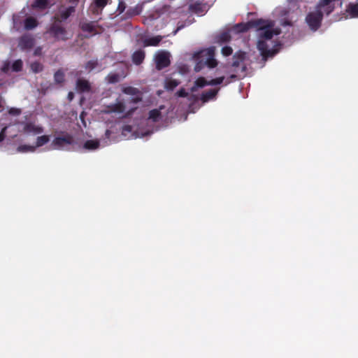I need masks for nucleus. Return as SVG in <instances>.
<instances>
[{"label": "nucleus", "instance_id": "f257e3e1", "mask_svg": "<svg viewBox=\"0 0 358 358\" xmlns=\"http://www.w3.org/2000/svg\"><path fill=\"white\" fill-rule=\"evenodd\" d=\"M215 48L211 47L202 50L194 54V57L197 60L194 70L198 72L206 66L210 69L215 68L217 65V62L215 59Z\"/></svg>", "mask_w": 358, "mask_h": 358}, {"label": "nucleus", "instance_id": "f03ea898", "mask_svg": "<svg viewBox=\"0 0 358 358\" xmlns=\"http://www.w3.org/2000/svg\"><path fill=\"white\" fill-rule=\"evenodd\" d=\"M257 21H261L259 25L255 26V29H257L258 32L259 39L271 40L274 35L280 34V30L278 28H274V21L262 18L257 19Z\"/></svg>", "mask_w": 358, "mask_h": 358}, {"label": "nucleus", "instance_id": "7ed1b4c3", "mask_svg": "<svg viewBox=\"0 0 358 358\" xmlns=\"http://www.w3.org/2000/svg\"><path fill=\"white\" fill-rule=\"evenodd\" d=\"M44 36L52 38L54 41H66L71 38L67 29L61 23L55 20L50 24Z\"/></svg>", "mask_w": 358, "mask_h": 358}, {"label": "nucleus", "instance_id": "20e7f679", "mask_svg": "<svg viewBox=\"0 0 358 358\" xmlns=\"http://www.w3.org/2000/svg\"><path fill=\"white\" fill-rule=\"evenodd\" d=\"M322 9L324 10V8H318L317 5L315 10L308 13L306 17V23L313 31H317L321 26L323 19V12Z\"/></svg>", "mask_w": 358, "mask_h": 358}, {"label": "nucleus", "instance_id": "39448f33", "mask_svg": "<svg viewBox=\"0 0 358 358\" xmlns=\"http://www.w3.org/2000/svg\"><path fill=\"white\" fill-rule=\"evenodd\" d=\"M170 54L166 51L159 52L155 55L156 69L159 71L168 67L170 65Z\"/></svg>", "mask_w": 358, "mask_h": 358}, {"label": "nucleus", "instance_id": "423d86ee", "mask_svg": "<svg viewBox=\"0 0 358 358\" xmlns=\"http://www.w3.org/2000/svg\"><path fill=\"white\" fill-rule=\"evenodd\" d=\"M73 136L69 134H66L64 136L55 137L52 142V146L54 149L59 150L65 145L73 144Z\"/></svg>", "mask_w": 358, "mask_h": 358}, {"label": "nucleus", "instance_id": "0eeeda50", "mask_svg": "<svg viewBox=\"0 0 358 358\" xmlns=\"http://www.w3.org/2000/svg\"><path fill=\"white\" fill-rule=\"evenodd\" d=\"M75 6H69L64 9L61 7L59 9L58 13L55 14L53 20L56 22L62 23L67 20L73 13H75Z\"/></svg>", "mask_w": 358, "mask_h": 358}, {"label": "nucleus", "instance_id": "6e6552de", "mask_svg": "<svg viewBox=\"0 0 358 358\" xmlns=\"http://www.w3.org/2000/svg\"><path fill=\"white\" fill-rule=\"evenodd\" d=\"M261 21H257V20H250L246 23H238L236 24L233 29L236 33H244L248 31L251 28H255V26L260 24Z\"/></svg>", "mask_w": 358, "mask_h": 358}, {"label": "nucleus", "instance_id": "1a4fd4ad", "mask_svg": "<svg viewBox=\"0 0 358 358\" xmlns=\"http://www.w3.org/2000/svg\"><path fill=\"white\" fill-rule=\"evenodd\" d=\"M246 54L245 52L238 51L236 52L233 56L232 66L238 68L241 66L242 71H246V66L243 64L245 59Z\"/></svg>", "mask_w": 358, "mask_h": 358}, {"label": "nucleus", "instance_id": "9d476101", "mask_svg": "<svg viewBox=\"0 0 358 358\" xmlns=\"http://www.w3.org/2000/svg\"><path fill=\"white\" fill-rule=\"evenodd\" d=\"M257 46L264 60L274 54V52L268 48L265 40L259 39Z\"/></svg>", "mask_w": 358, "mask_h": 358}, {"label": "nucleus", "instance_id": "9b49d317", "mask_svg": "<svg viewBox=\"0 0 358 358\" xmlns=\"http://www.w3.org/2000/svg\"><path fill=\"white\" fill-rule=\"evenodd\" d=\"M76 90L78 93H88L92 91V86L87 80L78 78L76 83Z\"/></svg>", "mask_w": 358, "mask_h": 358}, {"label": "nucleus", "instance_id": "f8f14e48", "mask_svg": "<svg viewBox=\"0 0 358 358\" xmlns=\"http://www.w3.org/2000/svg\"><path fill=\"white\" fill-rule=\"evenodd\" d=\"M98 21L85 22L80 23V28L84 32L96 34L99 32L96 31V27L101 28V26L96 25Z\"/></svg>", "mask_w": 358, "mask_h": 358}, {"label": "nucleus", "instance_id": "ddd939ff", "mask_svg": "<svg viewBox=\"0 0 358 358\" xmlns=\"http://www.w3.org/2000/svg\"><path fill=\"white\" fill-rule=\"evenodd\" d=\"M19 45L22 49H31L34 45V39L29 35H24L20 38Z\"/></svg>", "mask_w": 358, "mask_h": 358}, {"label": "nucleus", "instance_id": "4468645a", "mask_svg": "<svg viewBox=\"0 0 358 358\" xmlns=\"http://www.w3.org/2000/svg\"><path fill=\"white\" fill-rule=\"evenodd\" d=\"M23 24L24 29L26 31H30L36 29L38 26L39 22L36 17L29 16L24 20Z\"/></svg>", "mask_w": 358, "mask_h": 358}, {"label": "nucleus", "instance_id": "2eb2a0df", "mask_svg": "<svg viewBox=\"0 0 358 358\" xmlns=\"http://www.w3.org/2000/svg\"><path fill=\"white\" fill-rule=\"evenodd\" d=\"M23 131L25 133H33L34 134H39L43 132V128L41 126L36 125L33 122H27L24 124Z\"/></svg>", "mask_w": 358, "mask_h": 358}, {"label": "nucleus", "instance_id": "dca6fc26", "mask_svg": "<svg viewBox=\"0 0 358 358\" xmlns=\"http://www.w3.org/2000/svg\"><path fill=\"white\" fill-rule=\"evenodd\" d=\"M145 57V52L144 50L140 49L135 51L131 55L132 62L136 65L141 64Z\"/></svg>", "mask_w": 358, "mask_h": 358}, {"label": "nucleus", "instance_id": "f3484780", "mask_svg": "<svg viewBox=\"0 0 358 358\" xmlns=\"http://www.w3.org/2000/svg\"><path fill=\"white\" fill-rule=\"evenodd\" d=\"M219 89H210L208 91L203 92L201 95V100L202 102L206 103L211 99H213L217 94Z\"/></svg>", "mask_w": 358, "mask_h": 358}, {"label": "nucleus", "instance_id": "a211bd4d", "mask_svg": "<svg viewBox=\"0 0 358 358\" xmlns=\"http://www.w3.org/2000/svg\"><path fill=\"white\" fill-rule=\"evenodd\" d=\"M345 12L351 18H358V3H349Z\"/></svg>", "mask_w": 358, "mask_h": 358}, {"label": "nucleus", "instance_id": "6ab92c4d", "mask_svg": "<svg viewBox=\"0 0 358 358\" xmlns=\"http://www.w3.org/2000/svg\"><path fill=\"white\" fill-rule=\"evenodd\" d=\"M162 40V36H156L151 38H145L143 40V46H157Z\"/></svg>", "mask_w": 358, "mask_h": 358}, {"label": "nucleus", "instance_id": "aec40b11", "mask_svg": "<svg viewBox=\"0 0 358 358\" xmlns=\"http://www.w3.org/2000/svg\"><path fill=\"white\" fill-rule=\"evenodd\" d=\"M49 6V0H34L31 3L32 9L43 10Z\"/></svg>", "mask_w": 358, "mask_h": 358}, {"label": "nucleus", "instance_id": "412c9836", "mask_svg": "<svg viewBox=\"0 0 358 358\" xmlns=\"http://www.w3.org/2000/svg\"><path fill=\"white\" fill-rule=\"evenodd\" d=\"M208 81L206 80V79L204 77H199L198 78L194 83V85L191 87V92H196L199 88H202L205 87L206 85H209L208 84Z\"/></svg>", "mask_w": 358, "mask_h": 358}, {"label": "nucleus", "instance_id": "4be33fe9", "mask_svg": "<svg viewBox=\"0 0 358 358\" xmlns=\"http://www.w3.org/2000/svg\"><path fill=\"white\" fill-rule=\"evenodd\" d=\"M54 82L57 85H63L65 82V73L63 69H58L54 74Z\"/></svg>", "mask_w": 358, "mask_h": 358}, {"label": "nucleus", "instance_id": "5701e85b", "mask_svg": "<svg viewBox=\"0 0 358 358\" xmlns=\"http://www.w3.org/2000/svg\"><path fill=\"white\" fill-rule=\"evenodd\" d=\"M99 141L98 140H87L84 143V148L87 150H94L99 147Z\"/></svg>", "mask_w": 358, "mask_h": 358}, {"label": "nucleus", "instance_id": "b1692460", "mask_svg": "<svg viewBox=\"0 0 358 358\" xmlns=\"http://www.w3.org/2000/svg\"><path fill=\"white\" fill-rule=\"evenodd\" d=\"M180 82L176 79H166L165 82V88L167 90H173L178 85H179Z\"/></svg>", "mask_w": 358, "mask_h": 358}, {"label": "nucleus", "instance_id": "393cba45", "mask_svg": "<svg viewBox=\"0 0 358 358\" xmlns=\"http://www.w3.org/2000/svg\"><path fill=\"white\" fill-rule=\"evenodd\" d=\"M162 113L159 109H152L149 112L148 118L154 122H157L159 120Z\"/></svg>", "mask_w": 358, "mask_h": 358}, {"label": "nucleus", "instance_id": "a878e982", "mask_svg": "<svg viewBox=\"0 0 358 358\" xmlns=\"http://www.w3.org/2000/svg\"><path fill=\"white\" fill-rule=\"evenodd\" d=\"M50 141V137L48 135H43L41 136H38L36 141V145H34L36 148L41 147L46 143H48Z\"/></svg>", "mask_w": 358, "mask_h": 358}, {"label": "nucleus", "instance_id": "bb28decb", "mask_svg": "<svg viewBox=\"0 0 358 358\" xmlns=\"http://www.w3.org/2000/svg\"><path fill=\"white\" fill-rule=\"evenodd\" d=\"M36 150L34 145H21L17 148L18 152H34Z\"/></svg>", "mask_w": 358, "mask_h": 358}, {"label": "nucleus", "instance_id": "cd10ccee", "mask_svg": "<svg viewBox=\"0 0 358 358\" xmlns=\"http://www.w3.org/2000/svg\"><path fill=\"white\" fill-rule=\"evenodd\" d=\"M106 81L110 84H115L120 80V76L118 73H110L106 78Z\"/></svg>", "mask_w": 358, "mask_h": 358}, {"label": "nucleus", "instance_id": "c85d7f7f", "mask_svg": "<svg viewBox=\"0 0 358 358\" xmlns=\"http://www.w3.org/2000/svg\"><path fill=\"white\" fill-rule=\"evenodd\" d=\"M31 70L35 73H40L43 70V66L39 62H34L31 64Z\"/></svg>", "mask_w": 358, "mask_h": 358}, {"label": "nucleus", "instance_id": "c756f323", "mask_svg": "<svg viewBox=\"0 0 358 358\" xmlns=\"http://www.w3.org/2000/svg\"><path fill=\"white\" fill-rule=\"evenodd\" d=\"M189 10L196 13H201L203 12L202 5L198 2L190 4Z\"/></svg>", "mask_w": 358, "mask_h": 358}, {"label": "nucleus", "instance_id": "7c9ffc66", "mask_svg": "<svg viewBox=\"0 0 358 358\" xmlns=\"http://www.w3.org/2000/svg\"><path fill=\"white\" fill-rule=\"evenodd\" d=\"M22 66H23L22 61L21 59H17L12 64V70H13V71H15V72H19V71H22Z\"/></svg>", "mask_w": 358, "mask_h": 358}, {"label": "nucleus", "instance_id": "2f4dec72", "mask_svg": "<svg viewBox=\"0 0 358 358\" xmlns=\"http://www.w3.org/2000/svg\"><path fill=\"white\" fill-rule=\"evenodd\" d=\"M123 93L129 95H136L138 93V90L136 87L129 86L124 87L122 90Z\"/></svg>", "mask_w": 358, "mask_h": 358}, {"label": "nucleus", "instance_id": "473e14b6", "mask_svg": "<svg viewBox=\"0 0 358 358\" xmlns=\"http://www.w3.org/2000/svg\"><path fill=\"white\" fill-rule=\"evenodd\" d=\"M231 40V35L229 32L224 31L220 34L219 41L223 43L228 42Z\"/></svg>", "mask_w": 358, "mask_h": 358}, {"label": "nucleus", "instance_id": "72a5a7b5", "mask_svg": "<svg viewBox=\"0 0 358 358\" xmlns=\"http://www.w3.org/2000/svg\"><path fill=\"white\" fill-rule=\"evenodd\" d=\"M140 12V9L138 7H135L128 9L126 14L128 17H131L133 16L139 15Z\"/></svg>", "mask_w": 358, "mask_h": 358}, {"label": "nucleus", "instance_id": "f704fd0d", "mask_svg": "<svg viewBox=\"0 0 358 358\" xmlns=\"http://www.w3.org/2000/svg\"><path fill=\"white\" fill-rule=\"evenodd\" d=\"M90 10L93 15H99L102 13L103 8H98L93 3L90 7Z\"/></svg>", "mask_w": 358, "mask_h": 358}, {"label": "nucleus", "instance_id": "c9c22d12", "mask_svg": "<svg viewBox=\"0 0 358 358\" xmlns=\"http://www.w3.org/2000/svg\"><path fill=\"white\" fill-rule=\"evenodd\" d=\"M224 80V76L218 77V78H214V79H212V80H209L208 84L209 85H220L221 83H222Z\"/></svg>", "mask_w": 358, "mask_h": 358}, {"label": "nucleus", "instance_id": "e433bc0d", "mask_svg": "<svg viewBox=\"0 0 358 358\" xmlns=\"http://www.w3.org/2000/svg\"><path fill=\"white\" fill-rule=\"evenodd\" d=\"M113 110L117 113H123L125 110V106L123 103H117L114 105Z\"/></svg>", "mask_w": 358, "mask_h": 358}, {"label": "nucleus", "instance_id": "4c0bfd02", "mask_svg": "<svg viewBox=\"0 0 358 358\" xmlns=\"http://www.w3.org/2000/svg\"><path fill=\"white\" fill-rule=\"evenodd\" d=\"M108 0H94V4L98 8H103L107 5Z\"/></svg>", "mask_w": 358, "mask_h": 358}, {"label": "nucleus", "instance_id": "58836bf2", "mask_svg": "<svg viewBox=\"0 0 358 358\" xmlns=\"http://www.w3.org/2000/svg\"><path fill=\"white\" fill-rule=\"evenodd\" d=\"M232 52L233 50L230 46H224L222 48V53L224 56H229Z\"/></svg>", "mask_w": 358, "mask_h": 358}, {"label": "nucleus", "instance_id": "ea45409f", "mask_svg": "<svg viewBox=\"0 0 358 358\" xmlns=\"http://www.w3.org/2000/svg\"><path fill=\"white\" fill-rule=\"evenodd\" d=\"M97 65H98V63L96 61L90 60L87 62V64L85 65V68L91 71V70L95 69Z\"/></svg>", "mask_w": 358, "mask_h": 358}, {"label": "nucleus", "instance_id": "a19ab883", "mask_svg": "<svg viewBox=\"0 0 358 358\" xmlns=\"http://www.w3.org/2000/svg\"><path fill=\"white\" fill-rule=\"evenodd\" d=\"M125 3L123 1H120L117 8V12H118L119 14H121L125 10Z\"/></svg>", "mask_w": 358, "mask_h": 358}, {"label": "nucleus", "instance_id": "79ce46f5", "mask_svg": "<svg viewBox=\"0 0 358 358\" xmlns=\"http://www.w3.org/2000/svg\"><path fill=\"white\" fill-rule=\"evenodd\" d=\"M8 113L12 115H19L21 113V110L17 108H11L9 109Z\"/></svg>", "mask_w": 358, "mask_h": 358}, {"label": "nucleus", "instance_id": "37998d69", "mask_svg": "<svg viewBox=\"0 0 358 358\" xmlns=\"http://www.w3.org/2000/svg\"><path fill=\"white\" fill-rule=\"evenodd\" d=\"M176 94L179 97H187L188 96V92H187L184 88H181L177 92Z\"/></svg>", "mask_w": 358, "mask_h": 358}, {"label": "nucleus", "instance_id": "c03bdc74", "mask_svg": "<svg viewBox=\"0 0 358 358\" xmlns=\"http://www.w3.org/2000/svg\"><path fill=\"white\" fill-rule=\"evenodd\" d=\"M10 69V63L8 62H5L2 66L1 70L3 73H7Z\"/></svg>", "mask_w": 358, "mask_h": 358}, {"label": "nucleus", "instance_id": "a18cd8bd", "mask_svg": "<svg viewBox=\"0 0 358 358\" xmlns=\"http://www.w3.org/2000/svg\"><path fill=\"white\" fill-rule=\"evenodd\" d=\"M6 129H7L6 127H3L1 129V131L0 132V142H2L4 140L5 137H6Z\"/></svg>", "mask_w": 358, "mask_h": 358}, {"label": "nucleus", "instance_id": "49530a36", "mask_svg": "<svg viewBox=\"0 0 358 358\" xmlns=\"http://www.w3.org/2000/svg\"><path fill=\"white\" fill-rule=\"evenodd\" d=\"M41 48H37L34 50V55H36V56L39 55L41 54Z\"/></svg>", "mask_w": 358, "mask_h": 358}, {"label": "nucleus", "instance_id": "de8ad7c7", "mask_svg": "<svg viewBox=\"0 0 358 358\" xmlns=\"http://www.w3.org/2000/svg\"><path fill=\"white\" fill-rule=\"evenodd\" d=\"M2 100H3V99H2L1 96L0 95V112H1L3 109V106L2 105Z\"/></svg>", "mask_w": 358, "mask_h": 358}, {"label": "nucleus", "instance_id": "09e8293b", "mask_svg": "<svg viewBox=\"0 0 358 358\" xmlns=\"http://www.w3.org/2000/svg\"><path fill=\"white\" fill-rule=\"evenodd\" d=\"M68 97L70 100H71L73 97V92H69V94H68Z\"/></svg>", "mask_w": 358, "mask_h": 358}, {"label": "nucleus", "instance_id": "8fccbe9b", "mask_svg": "<svg viewBox=\"0 0 358 358\" xmlns=\"http://www.w3.org/2000/svg\"><path fill=\"white\" fill-rule=\"evenodd\" d=\"M110 130H108V129H107V130L106 131V136L107 137H109V136H110Z\"/></svg>", "mask_w": 358, "mask_h": 358}, {"label": "nucleus", "instance_id": "3c124183", "mask_svg": "<svg viewBox=\"0 0 358 358\" xmlns=\"http://www.w3.org/2000/svg\"><path fill=\"white\" fill-rule=\"evenodd\" d=\"M182 27V26L178 27L177 29L174 31L173 34H176L178 32V31L180 30Z\"/></svg>", "mask_w": 358, "mask_h": 358}, {"label": "nucleus", "instance_id": "603ef678", "mask_svg": "<svg viewBox=\"0 0 358 358\" xmlns=\"http://www.w3.org/2000/svg\"><path fill=\"white\" fill-rule=\"evenodd\" d=\"M124 129L129 131L131 130V127L130 126H125Z\"/></svg>", "mask_w": 358, "mask_h": 358}, {"label": "nucleus", "instance_id": "864d4df0", "mask_svg": "<svg viewBox=\"0 0 358 358\" xmlns=\"http://www.w3.org/2000/svg\"><path fill=\"white\" fill-rule=\"evenodd\" d=\"M284 24H287V25H291V22H287V21H286V22H285V23H284Z\"/></svg>", "mask_w": 358, "mask_h": 358}, {"label": "nucleus", "instance_id": "5fc2aeb1", "mask_svg": "<svg viewBox=\"0 0 358 358\" xmlns=\"http://www.w3.org/2000/svg\"><path fill=\"white\" fill-rule=\"evenodd\" d=\"M70 1L73 2V3H77L78 1V0H70Z\"/></svg>", "mask_w": 358, "mask_h": 358}, {"label": "nucleus", "instance_id": "6e6d98bb", "mask_svg": "<svg viewBox=\"0 0 358 358\" xmlns=\"http://www.w3.org/2000/svg\"><path fill=\"white\" fill-rule=\"evenodd\" d=\"M76 76H80V72H79V71H76Z\"/></svg>", "mask_w": 358, "mask_h": 358}, {"label": "nucleus", "instance_id": "4d7b16f0", "mask_svg": "<svg viewBox=\"0 0 358 358\" xmlns=\"http://www.w3.org/2000/svg\"><path fill=\"white\" fill-rule=\"evenodd\" d=\"M236 77V76L235 75H231V78H235Z\"/></svg>", "mask_w": 358, "mask_h": 358}]
</instances>
